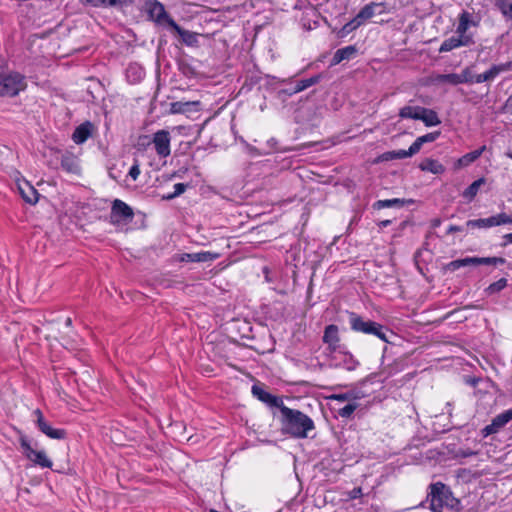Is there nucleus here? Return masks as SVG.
<instances>
[{
  "label": "nucleus",
  "instance_id": "obj_1",
  "mask_svg": "<svg viewBox=\"0 0 512 512\" xmlns=\"http://www.w3.org/2000/svg\"><path fill=\"white\" fill-rule=\"evenodd\" d=\"M281 429L284 434L297 439L307 438L309 433L315 429L313 420L303 412L291 409L287 406L281 407Z\"/></svg>",
  "mask_w": 512,
  "mask_h": 512
},
{
  "label": "nucleus",
  "instance_id": "obj_2",
  "mask_svg": "<svg viewBox=\"0 0 512 512\" xmlns=\"http://www.w3.org/2000/svg\"><path fill=\"white\" fill-rule=\"evenodd\" d=\"M428 500L430 502V509L433 512H444V509H453L458 504V500L453 497L451 491L441 482L430 486Z\"/></svg>",
  "mask_w": 512,
  "mask_h": 512
},
{
  "label": "nucleus",
  "instance_id": "obj_3",
  "mask_svg": "<svg viewBox=\"0 0 512 512\" xmlns=\"http://www.w3.org/2000/svg\"><path fill=\"white\" fill-rule=\"evenodd\" d=\"M349 323L352 330L364 334L375 335L387 343H390V336H393L392 331H390L388 328L377 322L364 320L362 317L353 312L349 314Z\"/></svg>",
  "mask_w": 512,
  "mask_h": 512
},
{
  "label": "nucleus",
  "instance_id": "obj_4",
  "mask_svg": "<svg viewBox=\"0 0 512 512\" xmlns=\"http://www.w3.org/2000/svg\"><path fill=\"white\" fill-rule=\"evenodd\" d=\"M25 88V77L20 73H0V96L14 97Z\"/></svg>",
  "mask_w": 512,
  "mask_h": 512
},
{
  "label": "nucleus",
  "instance_id": "obj_5",
  "mask_svg": "<svg viewBox=\"0 0 512 512\" xmlns=\"http://www.w3.org/2000/svg\"><path fill=\"white\" fill-rule=\"evenodd\" d=\"M133 209L120 199L112 202L110 218L112 223H129L133 220Z\"/></svg>",
  "mask_w": 512,
  "mask_h": 512
},
{
  "label": "nucleus",
  "instance_id": "obj_6",
  "mask_svg": "<svg viewBox=\"0 0 512 512\" xmlns=\"http://www.w3.org/2000/svg\"><path fill=\"white\" fill-rule=\"evenodd\" d=\"M497 263H504L503 258H460L455 261L450 262L446 269L450 271H455L461 267L466 266H478V265H496Z\"/></svg>",
  "mask_w": 512,
  "mask_h": 512
},
{
  "label": "nucleus",
  "instance_id": "obj_7",
  "mask_svg": "<svg viewBox=\"0 0 512 512\" xmlns=\"http://www.w3.org/2000/svg\"><path fill=\"white\" fill-rule=\"evenodd\" d=\"M386 3L384 2H370L364 5L356 14L355 19L362 26L366 21L373 18L375 15H380L385 12Z\"/></svg>",
  "mask_w": 512,
  "mask_h": 512
},
{
  "label": "nucleus",
  "instance_id": "obj_8",
  "mask_svg": "<svg viewBox=\"0 0 512 512\" xmlns=\"http://www.w3.org/2000/svg\"><path fill=\"white\" fill-rule=\"evenodd\" d=\"M508 215L506 213H500L494 216H490L488 218H480L475 220H468L466 222V226L468 228L474 229V228H489L493 226H498L501 224H507L508 223Z\"/></svg>",
  "mask_w": 512,
  "mask_h": 512
},
{
  "label": "nucleus",
  "instance_id": "obj_9",
  "mask_svg": "<svg viewBox=\"0 0 512 512\" xmlns=\"http://www.w3.org/2000/svg\"><path fill=\"white\" fill-rule=\"evenodd\" d=\"M21 446L24 449V453H25L26 457L30 461H32L34 464L39 465L43 468H51L52 467V461L47 457V455L44 451L35 450L25 440L21 441Z\"/></svg>",
  "mask_w": 512,
  "mask_h": 512
},
{
  "label": "nucleus",
  "instance_id": "obj_10",
  "mask_svg": "<svg viewBox=\"0 0 512 512\" xmlns=\"http://www.w3.org/2000/svg\"><path fill=\"white\" fill-rule=\"evenodd\" d=\"M147 13L151 20L157 24H167L169 26L170 20H173L166 12L164 5L157 0L147 3Z\"/></svg>",
  "mask_w": 512,
  "mask_h": 512
},
{
  "label": "nucleus",
  "instance_id": "obj_11",
  "mask_svg": "<svg viewBox=\"0 0 512 512\" xmlns=\"http://www.w3.org/2000/svg\"><path fill=\"white\" fill-rule=\"evenodd\" d=\"M474 43L473 38L469 34H456L451 36L450 38L444 40L439 48V52H449L453 49L462 47V46H470Z\"/></svg>",
  "mask_w": 512,
  "mask_h": 512
},
{
  "label": "nucleus",
  "instance_id": "obj_12",
  "mask_svg": "<svg viewBox=\"0 0 512 512\" xmlns=\"http://www.w3.org/2000/svg\"><path fill=\"white\" fill-rule=\"evenodd\" d=\"M170 133L167 130H159L154 133L152 143L155 146L156 153L160 157H167L170 155Z\"/></svg>",
  "mask_w": 512,
  "mask_h": 512
},
{
  "label": "nucleus",
  "instance_id": "obj_13",
  "mask_svg": "<svg viewBox=\"0 0 512 512\" xmlns=\"http://www.w3.org/2000/svg\"><path fill=\"white\" fill-rule=\"evenodd\" d=\"M251 392L253 396L256 397L259 401L267 404L270 407H276L281 410V407L284 406L282 398L270 394L260 385H253Z\"/></svg>",
  "mask_w": 512,
  "mask_h": 512
},
{
  "label": "nucleus",
  "instance_id": "obj_14",
  "mask_svg": "<svg viewBox=\"0 0 512 512\" xmlns=\"http://www.w3.org/2000/svg\"><path fill=\"white\" fill-rule=\"evenodd\" d=\"M512 420L510 409L500 413L492 419L491 424L487 425L482 433L484 436H488L491 434H495L499 432L501 428H503L509 421Z\"/></svg>",
  "mask_w": 512,
  "mask_h": 512
},
{
  "label": "nucleus",
  "instance_id": "obj_15",
  "mask_svg": "<svg viewBox=\"0 0 512 512\" xmlns=\"http://www.w3.org/2000/svg\"><path fill=\"white\" fill-rule=\"evenodd\" d=\"M339 330L336 325H328L325 328L323 335V342L328 345V350L330 353H337L339 350Z\"/></svg>",
  "mask_w": 512,
  "mask_h": 512
},
{
  "label": "nucleus",
  "instance_id": "obj_16",
  "mask_svg": "<svg viewBox=\"0 0 512 512\" xmlns=\"http://www.w3.org/2000/svg\"><path fill=\"white\" fill-rule=\"evenodd\" d=\"M169 27L181 37V40L185 45L190 47L198 46L197 33L183 29L174 20H170Z\"/></svg>",
  "mask_w": 512,
  "mask_h": 512
},
{
  "label": "nucleus",
  "instance_id": "obj_17",
  "mask_svg": "<svg viewBox=\"0 0 512 512\" xmlns=\"http://www.w3.org/2000/svg\"><path fill=\"white\" fill-rule=\"evenodd\" d=\"M511 68V63H504L500 65H493L489 70L484 73L475 75L474 82L482 83L486 81L493 80L496 76H498L501 72H505Z\"/></svg>",
  "mask_w": 512,
  "mask_h": 512
},
{
  "label": "nucleus",
  "instance_id": "obj_18",
  "mask_svg": "<svg viewBox=\"0 0 512 512\" xmlns=\"http://www.w3.org/2000/svg\"><path fill=\"white\" fill-rule=\"evenodd\" d=\"M333 360H335V366L342 367L348 371H353L358 366V361L348 352L338 351L334 353Z\"/></svg>",
  "mask_w": 512,
  "mask_h": 512
},
{
  "label": "nucleus",
  "instance_id": "obj_19",
  "mask_svg": "<svg viewBox=\"0 0 512 512\" xmlns=\"http://www.w3.org/2000/svg\"><path fill=\"white\" fill-rule=\"evenodd\" d=\"M92 131L93 124L86 121L74 130L72 139L76 144H82L91 136Z\"/></svg>",
  "mask_w": 512,
  "mask_h": 512
},
{
  "label": "nucleus",
  "instance_id": "obj_20",
  "mask_svg": "<svg viewBox=\"0 0 512 512\" xmlns=\"http://www.w3.org/2000/svg\"><path fill=\"white\" fill-rule=\"evenodd\" d=\"M61 167L68 173L79 174L80 166L77 157L73 154L66 153L61 157Z\"/></svg>",
  "mask_w": 512,
  "mask_h": 512
},
{
  "label": "nucleus",
  "instance_id": "obj_21",
  "mask_svg": "<svg viewBox=\"0 0 512 512\" xmlns=\"http://www.w3.org/2000/svg\"><path fill=\"white\" fill-rule=\"evenodd\" d=\"M418 111L420 113L417 120L423 121L427 127L437 126L441 123V120L434 110L422 107V109H418Z\"/></svg>",
  "mask_w": 512,
  "mask_h": 512
},
{
  "label": "nucleus",
  "instance_id": "obj_22",
  "mask_svg": "<svg viewBox=\"0 0 512 512\" xmlns=\"http://www.w3.org/2000/svg\"><path fill=\"white\" fill-rule=\"evenodd\" d=\"M39 430L51 439H63L66 436V432L63 429L53 428L46 420L37 424Z\"/></svg>",
  "mask_w": 512,
  "mask_h": 512
},
{
  "label": "nucleus",
  "instance_id": "obj_23",
  "mask_svg": "<svg viewBox=\"0 0 512 512\" xmlns=\"http://www.w3.org/2000/svg\"><path fill=\"white\" fill-rule=\"evenodd\" d=\"M413 202L414 201L412 199L405 200V199L393 198V199L378 200L374 203L373 207L375 209L402 208L406 204H411Z\"/></svg>",
  "mask_w": 512,
  "mask_h": 512
},
{
  "label": "nucleus",
  "instance_id": "obj_24",
  "mask_svg": "<svg viewBox=\"0 0 512 512\" xmlns=\"http://www.w3.org/2000/svg\"><path fill=\"white\" fill-rule=\"evenodd\" d=\"M357 53V49L355 46H346L344 48L338 49L332 58V64L336 65L344 60H350Z\"/></svg>",
  "mask_w": 512,
  "mask_h": 512
},
{
  "label": "nucleus",
  "instance_id": "obj_25",
  "mask_svg": "<svg viewBox=\"0 0 512 512\" xmlns=\"http://www.w3.org/2000/svg\"><path fill=\"white\" fill-rule=\"evenodd\" d=\"M83 4L94 7H116L132 4L134 0H80Z\"/></svg>",
  "mask_w": 512,
  "mask_h": 512
},
{
  "label": "nucleus",
  "instance_id": "obj_26",
  "mask_svg": "<svg viewBox=\"0 0 512 512\" xmlns=\"http://www.w3.org/2000/svg\"><path fill=\"white\" fill-rule=\"evenodd\" d=\"M19 190L23 199L29 204H36L38 202L39 193L31 186L28 182L24 183V186H19Z\"/></svg>",
  "mask_w": 512,
  "mask_h": 512
},
{
  "label": "nucleus",
  "instance_id": "obj_27",
  "mask_svg": "<svg viewBox=\"0 0 512 512\" xmlns=\"http://www.w3.org/2000/svg\"><path fill=\"white\" fill-rule=\"evenodd\" d=\"M419 168L422 171H428L433 174H441L445 171V168L441 163H439L437 160H434L431 158L424 159L420 163Z\"/></svg>",
  "mask_w": 512,
  "mask_h": 512
},
{
  "label": "nucleus",
  "instance_id": "obj_28",
  "mask_svg": "<svg viewBox=\"0 0 512 512\" xmlns=\"http://www.w3.org/2000/svg\"><path fill=\"white\" fill-rule=\"evenodd\" d=\"M320 79L321 75H314L310 78L299 80L297 81L296 85L293 88H291L290 94H296L301 91H304L305 89L319 83Z\"/></svg>",
  "mask_w": 512,
  "mask_h": 512
},
{
  "label": "nucleus",
  "instance_id": "obj_29",
  "mask_svg": "<svg viewBox=\"0 0 512 512\" xmlns=\"http://www.w3.org/2000/svg\"><path fill=\"white\" fill-rule=\"evenodd\" d=\"M485 150H486V146L483 145L479 149H476L472 152L465 154L458 160V165L459 166H467V165L473 163L475 160H477L482 155V153Z\"/></svg>",
  "mask_w": 512,
  "mask_h": 512
},
{
  "label": "nucleus",
  "instance_id": "obj_30",
  "mask_svg": "<svg viewBox=\"0 0 512 512\" xmlns=\"http://www.w3.org/2000/svg\"><path fill=\"white\" fill-rule=\"evenodd\" d=\"M471 24H475L471 20V15L467 11H463L459 16V24L456 29V34H467V30Z\"/></svg>",
  "mask_w": 512,
  "mask_h": 512
},
{
  "label": "nucleus",
  "instance_id": "obj_31",
  "mask_svg": "<svg viewBox=\"0 0 512 512\" xmlns=\"http://www.w3.org/2000/svg\"><path fill=\"white\" fill-rule=\"evenodd\" d=\"M485 183L484 178H479L471 183L463 192V197L472 200L478 193L479 188Z\"/></svg>",
  "mask_w": 512,
  "mask_h": 512
},
{
  "label": "nucleus",
  "instance_id": "obj_32",
  "mask_svg": "<svg viewBox=\"0 0 512 512\" xmlns=\"http://www.w3.org/2000/svg\"><path fill=\"white\" fill-rule=\"evenodd\" d=\"M360 27V24L357 22L355 17L351 19L349 22H347L345 25L342 26L337 32L336 35L338 38H345L348 36L351 32L358 29Z\"/></svg>",
  "mask_w": 512,
  "mask_h": 512
},
{
  "label": "nucleus",
  "instance_id": "obj_33",
  "mask_svg": "<svg viewBox=\"0 0 512 512\" xmlns=\"http://www.w3.org/2000/svg\"><path fill=\"white\" fill-rule=\"evenodd\" d=\"M434 81L437 84L448 83L451 85H459V76L457 73H449V74H438L435 76Z\"/></svg>",
  "mask_w": 512,
  "mask_h": 512
},
{
  "label": "nucleus",
  "instance_id": "obj_34",
  "mask_svg": "<svg viewBox=\"0 0 512 512\" xmlns=\"http://www.w3.org/2000/svg\"><path fill=\"white\" fill-rule=\"evenodd\" d=\"M495 5L504 17L512 20V0H495Z\"/></svg>",
  "mask_w": 512,
  "mask_h": 512
},
{
  "label": "nucleus",
  "instance_id": "obj_35",
  "mask_svg": "<svg viewBox=\"0 0 512 512\" xmlns=\"http://www.w3.org/2000/svg\"><path fill=\"white\" fill-rule=\"evenodd\" d=\"M198 104L197 102H182L177 101L170 104V111L173 114L185 113L190 110L192 105Z\"/></svg>",
  "mask_w": 512,
  "mask_h": 512
},
{
  "label": "nucleus",
  "instance_id": "obj_36",
  "mask_svg": "<svg viewBox=\"0 0 512 512\" xmlns=\"http://www.w3.org/2000/svg\"><path fill=\"white\" fill-rule=\"evenodd\" d=\"M418 109H422L421 106H404L399 111V116L401 118H410V119H418L419 111Z\"/></svg>",
  "mask_w": 512,
  "mask_h": 512
},
{
  "label": "nucleus",
  "instance_id": "obj_37",
  "mask_svg": "<svg viewBox=\"0 0 512 512\" xmlns=\"http://www.w3.org/2000/svg\"><path fill=\"white\" fill-rule=\"evenodd\" d=\"M359 398L360 397L358 396V394L353 391L346 392V393L333 394V395L329 396V399H331V400H336L339 402L349 401V403L352 401L358 400Z\"/></svg>",
  "mask_w": 512,
  "mask_h": 512
},
{
  "label": "nucleus",
  "instance_id": "obj_38",
  "mask_svg": "<svg viewBox=\"0 0 512 512\" xmlns=\"http://www.w3.org/2000/svg\"><path fill=\"white\" fill-rule=\"evenodd\" d=\"M187 187H188V184L177 183L174 185V192L169 193L167 195H163L162 199L167 200V201L172 200V199L180 196L181 194H183L186 191Z\"/></svg>",
  "mask_w": 512,
  "mask_h": 512
},
{
  "label": "nucleus",
  "instance_id": "obj_39",
  "mask_svg": "<svg viewBox=\"0 0 512 512\" xmlns=\"http://www.w3.org/2000/svg\"><path fill=\"white\" fill-rule=\"evenodd\" d=\"M506 286H507V279L506 278H501L498 281L490 284L487 287L486 292L488 294H495V293H498L501 290H503Z\"/></svg>",
  "mask_w": 512,
  "mask_h": 512
},
{
  "label": "nucleus",
  "instance_id": "obj_40",
  "mask_svg": "<svg viewBox=\"0 0 512 512\" xmlns=\"http://www.w3.org/2000/svg\"><path fill=\"white\" fill-rule=\"evenodd\" d=\"M357 408L358 404L356 402H350L338 410V415L342 418H349Z\"/></svg>",
  "mask_w": 512,
  "mask_h": 512
},
{
  "label": "nucleus",
  "instance_id": "obj_41",
  "mask_svg": "<svg viewBox=\"0 0 512 512\" xmlns=\"http://www.w3.org/2000/svg\"><path fill=\"white\" fill-rule=\"evenodd\" d=\"M127 77L128 79H131L132 78V81H138L140 80L143 75H144V72L143 70L140 68V67H137V66H134V65H130L127 69Z\"/></svg>",
  "mask_w": 512,
  "mask_h": 512
},
{
  "label": "nucleus",
  "instance_id": "obj_42",
  "mask_svg": "<svg viewBox=\"0 0 512 512\" xmlns=\"http://www.w3.org/2000/svg\"><path fill=\"white\" fill-rule=\"evenodd\" d=\"M460 84L463 83H474L475 75L472 74L470 68H465L461 73L458 74Z\"/></svg>",
  "mask_w": 512,
  "mask_h": 512
},
{
  "label": "nucleus",
  "instance_id": "obj_43",
  "mask_svg": "<svg viewBox=\"0 0 512 512\" xmlns=\"http://www.w3.org/2000/svg\"><path fill=\"white\" fill-rule=\"evenodd\" d=\"M150 144H152V139L148 135H141L138 137L136 147L140 149H145Z\"/></svg>",
  "mask_w": 512,
  "mask_h": 512
},
{
  "label": "nucleus",
  "instance_id": "obj_44",
  "mask_svg": "<svg viewBox=\"0 0 512 512\" xmlns=\"http://www.w3.org/2000/svg\"><path fill=\"white\" fill-rule=\"evenodd\" d=\"M439 135H440L439 132H431V133H427L423 136L418 137V139H419V142H421L423 145L424 143L434 142L439 137Z\"/></svg>",
  "mask_w": 512,
  "mask_h": 512
},
{
  "label": "nucleus",
  "instance_id": "obj_45",
  "mask_svg": "<svg viewBox=\"0 0 512 512\" xmlns=\"http://www.w3.org/2000/svg\"><path fill=\"white\" fill-rule=\"evenodd\" d=\"M128 175L133 179L136 180L138 176L140 175V168L139 163L136 160L135 163L131 166Z\"/></svg>",
  "mask_w": 512,
  "mask_h": 512
},
{
  "label": "nucleus",
  "instance_id": "obj_46",
  "mask_svg": "<svg viewBox=\"0 0 512 512\" xmlns=\"http://www.w3.org/2000/svg\"><path fill=\"white\" fill-rule=\"evenodd\" d=\"M422 147V143L419 142V139L417 138L413 143L412 145L409 147L408 149V154H410V156H413L415 155L416 153H418L420 151Z\"/></svg>",
  "mask_w": 512,
  "mask_h": 512
},
{
  "label": "nucleus",
  "instance_id": "obj_47",
  "mask_svg": "<svg viewBox=\"0 0 512 512\" xmlns=\"http://www.w3.org/2000/svg\"><path fill=\"white\" fill-rule=\"evenodd\" d=\"M181 256H201V257H204V256H219V254L211 253L209 251H205V252H197V253H183V254H181Z\"/></svg>",
  "mask_w": 512,
  "mask_h": 512
},
{
  "label": "nucleus",
  "instance_id": "obj_48",
  "mask_svg": "<svg viewBox=\"0 0 512 512\" xmlns=\"http://www.w3.org/2000/svg\"><path fill=\"white\" fill-rule=\"evenodd\" d=\"M362 495V489L360 487H356L348 492V499H356Z\"/></svg>",
  "mask_w": 512,
  "mask_h": 512
},
{
  "label": "nucleus",
  "instance_id": "obj_49",
  "mask_svg": "<svg viewBox=\"0 0 512 512\" xmlns=\"http://www.w3.org/2000/svg\"><path fill=\"white\" fill-rule=\"evenodd\" d=\"M394 156H395V159H404L407 157H411L410 154H408V150H403V149L394 151Z\"/></svg>",
  "mask_w": 512,
  "mask_h": 512
},
{
  "label": "nucleus",
  "instance_id": "obj_50",
  "mask_svg": "<svg viewBox=\"0 0 512 512\" xmlns=\"http://www.w3.org/2000/svg\"><path fill=\"white\" fill-rule=\"evenodd\" d=\"M33 415L36 417V424L42 422L43 420H45L42 412L40 409H36L33 411Z\"/></svg>",
  "mask_w": 512,
  "mask_h": 512
},
{
  "label": "nucleus",
  "instance_id": "obj_51",
  "mask_svg": "<svg viewBox=\"0 0 512 512\" xmlns=\"http://www.w3.org/2000/svg\"><path fill=\"white\" fill-rule=\"evenodd\" d=\"M463 227L461 226H456V225H451L449 226L448 230H447V234H450V233H453V232H460V231H463Z\"/></svg>",
  "mask_w": 512,
  "mask_h": 512
},
{
  "label": "nucleus",
  "instance_id": "obj_52",
  "mask_svg": "<svg viewBox=\"0 0 512 512\" xmlns=\"http://www.w3.org/2000/svg\"><path fill=\"white\" fill-rule=\"evenodd\" d=\"M382 158L384 160H393L395 159V156H394V151H389V152H386L382 155Z\"/></svg>",
  "mask_w": 512,
  "mask_h": 512
},
{
  "label": "nucleus",
  "instance_id": "obj_53",
  "mask_svg": "<svg viewBox=\"0 0 512 512\" xmlns=\"http://www.w3.org/2000/svg\"><path fill=\"white\" fill-rule=\"evenodd\" d=\"M503 240H504V242H503L504 246L512 243V233H508V234L504 235Z\"/></svg>",
  "mask_w": 512,
  "mask_h": 512
},
{
  "label": "nucleus",
  "instance_id": "obj_54",
  "mask_svg": "<svg viewBox=\"0 0 512 512\" xmlns=\"http://www.w3.org/2000/svg\"><path fill=\"white\" fill-rule=\"evenodd\" d=\"M506 108L512 113V94L508 97L506 101Z\"/></svg>",
  "mask_w": 512,
  "mask_h": 512
},
{
  "label": "nucleus",
  "instance_id": "obj_55",
  "mask_svg": "<svg viewBox=\"0 0 512 512\" xmlns=\"http://www.w3.org/2000/svg\"><path fill=\"white\" fill-rule=\"evenodd\" d=\"M391 223H392V221H391V220H383V221H381V222H380L379 226H380V227H387V226H389Z\"/></svg>",
  "mask_w": 512,
  "mask_h": 512
},
{
  "label": "nucleus",
  "instance_id": "obj_56",
  "mask_svg": "<svg viewBox=\"0 0 512 512\" xmlns=\"http://www.w3.org/2000/svg\"><path fill=\"white\" fill-rule=\"evenodd\" d=\"M431 224L432 227H438L441 224V220L439 218L433 219Z\"/></svg>",
  "mask_w": 512,
  "mask_h": 512
},
{
  "label": "nucleus",
  "instance_id": "obj_57",
  "mask_svg": "<svg viewBox=\"0 0 512 512\" xmlns=\"http://www.w3.org/2000/svg\"><path fill=\"white\" fill-rule=\"evenodd\" d=\"M290 92H291V89H283L279 93L291 96L292 94H290Z\"/></svg>",
  "mask_w": 512,
  "mask_h": 512
},
{
  "label": "nucleus",
  "instance_id": "obj_58",
  "mask_svg": "<svg viewBox=\"0 0 512 512\" xmlns=\"http://www.w3.org/2000/svg\"><path fill=\"white\" fill-rule=\"evenodd\" d=\"M71 324H72V319H71L70 317L66 318V320H65V325H66L67 327H70V326H71Z\"/></svg>",
  "mask_w": 512,
  "mask_h": 512
},
{
  "label": "nucleus",
  "instance_id": "obj_59",
  "mask_svg": "<svg viewBox=\"0 0 512 512\" xmlns=\"http://www.w3.org/2000/svg\"><path fill=\"white\" fill-rule=\"evenodd\" d=\"M192 261H201V260H204L205 258H200V257H197V258H190Z\"/></svg>",
  "mask_w": 512,
  "mask_h": 512
},
{
  "label": "nucleus",
  "instance_id": "obj_60",
  "mask_svg": "<svg viewBox=\"0 0 512 512\" xmlns=\"http://www.w3.org/2000/svg\"><path fill=\"white\" fill-rule=\"evenodd\" d=\"M508 223H512V217L508 216Z\"/></svg>",
  "mask_w": 512,
  "mask_h": 512
}]
</instances>
